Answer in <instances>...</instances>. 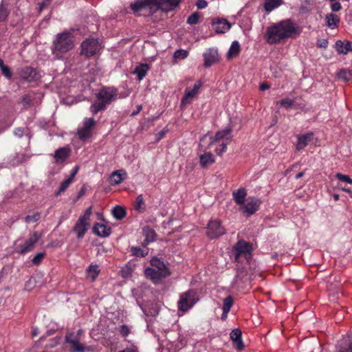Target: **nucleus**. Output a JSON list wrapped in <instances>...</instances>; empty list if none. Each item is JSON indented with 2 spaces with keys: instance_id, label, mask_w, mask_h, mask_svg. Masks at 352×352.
Instances as JSON below:
<instances>
[{
  "instance_id": "nucleus-60",
  "label": "nucleus",
  "mask_w": 352,
  "mask_h": 352,
  "mask_svg": "<svg viewBox=\"0 0 352 352\" xmlns=\"http://www.w3.org/2000/svg\"><path fill=\"white\" fill-rule=\"evenodd\" d=\"M78 171V167L75 166L74 168L73 169V171L71 173L69 179H71V180L73 181L74 178L75 177L76 175L77 174Z\"/></svg>"
},
{
  "instance_id": "nucleus-54",
  "label": "nucleus",
  "mask_w": 352,
  "mask_h": 352,
  "mask_svg": "<svg viewBox=\"0 0 352 352\" xmlns=\"http://www.w3.org/2000/svg\"><path fill=\"white\" fill-rule=\"evenodd\" d=\"M328 45V41L327 39L318 40L317 46L320 48H326Z\"/></svg>"
},
{
  "instance_id": "nucleus-64",
  "label": "nucleus",
  "mask_w": 352,
  "mask_h": 352,
  "mask_svg": "<svg viewBox=\"0 0 352 352\" xmlns=\"http://www.w3.org/2000/svg\"><path fill=\"white\" fill-rule=\"evenodd\" d=\"M166 133V131H161L159 133H158V138H157V140H160L161 138H162L164 137V135H165Z\"/></svg>"
},
{
  "instance_id": "nucleus-15",
  "label": "nucleus",
  "mask_w": 352,
  "mask_h": 352,
  "mask_svg": "<svg viewBox=\"0 0 352 352\" xmlns=\"http://www.w3.org/2000/svg\"><path fill=\"white\" fill-rule=\"evenodd\" d=\"M204 66L209 67L212 65L219 62V56L217 50L209 49L204 54Z\"/></svg>"
},
{
  "instance_id": "nucleus-6",
  "label": "nucleus",
  "mask_w": 352,
  "mask_h": 352,
  "mask_svg": "<svg viewBox=\"0 0 352 352\" xmlns=\"http://www.w3.org/2000/svg\"><path fill=\"white\" fill-rule=\"evenodd\" d=\"M254 243H235L232 247V254L234 261L241 263L243 258L250 263L252 260Z\"/></svg>"
},
{
  "instance_id": "nucleus-43",
  "label": "nucleus",
  "mask_w": 352,
  "mask_h": 352,
  "mask_svg": "<svg viewBox=\"0 0 352 352\" xmlns=\"http://www.w3.org/2000/svg\"><path fill=\"white\" fill-rule=\"evenodd\" d=\"M199 14L197 12H194L190 16H188L187 19V23L190 25L197 24L199 21Z\"/></svg>"
},
{
  "instance_id": "nucleus-59",
  "label": "nucleus",
  "mask_w": 352,
  "mask_h": 352,
  "mask_svg": "<svg viewBox=\"0 0 352 352\" xmlns=\"http://www.w3.org/2000/svg\"><path fill=\"white\" fill-rule=\"evenodd\" d=\"M50 0H44L39 5V12H41L45 6L50 4Z\"/></svg>"
},
{
  "instance_id": "nucleus-34",
  "label": "nucleus",
  "mask_w": 352,
  "mask_h": 352,
  "mask_svg": "<svg viewBox=\"0 0 352 352\" xmlns=\"http://www.w3.org/2000/svg\"><path fill=\"white\" fill-rule=\"evenodd\" d=\"M148 67L146 64H143L136 67L134 73L138 75V80H142L146 74Z\"/></svg>"
},
{
  "instance_id": "nucleus-21",
  "label": "nucleus",
  "mask_w": 352,
  "mask_h": 352,
  "mask_svg": "<svg viewBox=\"0 0 352 352\" xmlns=\"http://www.w3.org/2000/svg\"><path fill=\"white\" fill-rule=\"evenodd\" d=\"M335 47L338 54H346L352 50L351 42L345 40H338L336 42Z\"/></svg>"
},
{
  "instance_id": "nucleus-47",
  "label": "nucleus",
  "mask_w": 352,
  "mask_h": 352,
  "mask_svg": "<svg viewBox=\"0 0 352 352\" xmlns=\"http://www.w3.org/2000/svg\"><path fill=\"white\" fill-rule=\"evenodd\" d=\"M130 332V329L127 325L122 324L120 327V333L122 337L128 336Z\"/></svg>"
},
{
  "instance_id": "nucleus-14",
  "label": "nucleus",
  "mask_w": 352,
  "mask_h": 352,
  "mask_svg": "<svg viewBox=\"0 0 352 352\" xmlns=\"http://www.w3.org/2000/svg\"><path fill=\"white\" fill-rule=\"evenodd\" d=\"M202 84L203 82L201 80H198L195 83L192 89L188 87L186 89L184 96L182 100V105L191 102L194 97L197 94L199 89L202 86Z\"/></svg>"
},
{
  "instance_id": "nucleus-49",
  "label": "nucleus",
  "mask_w": 352,
  "mask_h": 352,
  "mask_svg": "<svg viewBox=\"0 0 352 352\" xmlns=\"http://www.w3.org/2000/svg\"><path fill=\"white\" fill-rule=\"evenodd\" d=\"M94 124H95L94 119V118H89V119H87L84 122L83 127L85 128V129H89V130H91V129L94 126Z\"/></svg>"
},
{
  "instance_id": "nucleus-30",
  "label": "nucleus",
  "mask_w": 352,
  "mask_h": 352,
  "mask_svg": "<svg viewBox=\"0 0 352 352\" xmlns=\"http://www.w3.org/2000/svg\"><path fill=\"white\" fill-rule=\"evenodd\" d=\"M240 50L241 47L239 43L236 41H233L227 54L228 58H231L232 57L238 55Z\"/></svg>"
},
{
  "instance_id": "nucleus-33",
  "label": "nucleus",
  "mask_w": 352,
  "mask_h": 352,
  "mask_svg": "<svg viewBox=\"0 0 352 352\" xmlns=\"http://www.w3.org/2000/svg\"><path fill=\"white\" fill-rule=\"evenodd\" d=\"M112 214L116 219L121 220L125 217L126 211L123 207L117 206L112 210Z\"/></svg>"
},
{
  "instance_id": "nucleus-46",
  "label": "nucleus",
  "mask_w": 352,
  "mask_h": 352,
  "mask_svg": "<svg viewBox=\"0 0 352 352\" xmlns=\"http://www.w3.org/2000/svg\"><path fill=\"white\" fill-rule=\"evenodd\" d=\"M131 274V267L126 265L120 270V275L123 278H128Z\"/></svg>"
},
{
  "instance_id": "nucleus-11",
  "label": "nucleus",
  "mask_w": 352,
  "mask_h": 352,
  "mask_svg": "<svg viewBox=\"0 0 352 352\" xmlns=\"http://www.w3.org/2000/svg\"><path fill=\"white\" fill-rule=\"evenodd\" d=\"M101 49V45L97 39L88 38L81 44V54L91 57Z\"/></svg>"
},
{
  "instance_id": "nucleus-37",
  "label": "nucleus",
  "mask_w": 352,
  "mask_h": 352,
  "mask_svg": "<svg viewBox=\"0 0 352 352\" xmlns=\"http://www.w3.org/2000/svg\"><path fill=\"white\" fill-rule=\"evenodd\" d=\"M144 201L142 195H140L136 198V201L134 205V208L136 210L142 212L144 210Z\"/></svg>"
},
{
  "instance_id": "nucleus-41",
  "label": "nucleus",
  "mask_w": 352,
  "mask_h": 352,
  "mask_svg": "<svg viewBox=\"0 0 352 352\" xmlns=\"http://www.w3.org/2000/svg\"><path fill=\"white\" fill-rule=\"evenodd\" d=\"M9 14V11L7 8H6L3 3V2L0 5V21H4Z\"/></svg>"
},
{
  "instance_id": "nucleus-42",
  "label": "nucleus",
  "mask_w": 352,
  "mask_h": 352,
  "mask_svg": "<svg viewBox=\"0 0 352 352\" xmlns=\"http://www.w3.org/2000/svg\"><path fill=\"white\" fill-rule=\"evenodd\" d=\"M41 217V214L38 212H35L32 215H28L25 217V221L26 223H34L37 221Z\"/></svg>"
},
{
  "instance_id": "nucleus-53",
  "label": "nucleus",
  "mask_w": 352,
  "mask_h": 352,
  "mask_svg": "<svg viewBox=\"0 0 352 352\" xmlns=\"http://www.w3.org/2000/svg\"><path fill=\"white\" fill-rule=\"evenodd\" d=\"M33 244L34 243H28V245H26L25 247H24L22 249H21L20 250H19L18 252L21 254H23L28 252L31 251L33 248Z\"/></svg>"
},
{
  "instance_id": "nucleus-1",
  "label": "nucleus",
  "mask_w": 352,
  "mask_h": 352,
  "mask_svg": "<svg viewBox=\"0 0 352 352\" xmlns=\"http://www.w3.org/2000/svg\"><path fill=\"white\" fill-rule=\"evenodd\" d=\"M300 32L299 26L291 19H285L267 28L266 41L272 45L284 42Z\"/></svg>"
},
{
  "instance_id": "nucleus-9",
  "label": "nucleus",
  "mask_w": 352,
  "mask_h": 352,
  "mask_svg": "<svg viewBox=\"0 0 352 352\" xmlns=\"http://www.w3.org/2000/svg\"><path fill=\"white\" fill-rule=\"evenodd\" d=\"M65 344L69 352L90 351L89 347H87L81 343L80 339L75 336L74 332H68L65 334Z\"/></svg>"
},
{
  "instance_id": "nucleus-40",
  "label": "nucleus",
  "mask_w": 352,
  "mask_h": 352,
  "mask_svg": "<svg viewBox=\"0 0 352 352\" xmlns=\"http://www.w3.org/2000/svg\"><path fill=\"white\" fill-rule=\"evenodd\" d=\"M72 182V181L71 180V179H69V178L64 180L60 184L59 189L57 191V192L56 193V195H58L61 194L62 192H65L66 190V189L69 187V186L71 184Z\"/></svg>"
},
{
  "instance_id": "nucleus-16",
  "label": "nucleus",
  "mask_w": 352,
  "mask_h": 352,
  "mask_svg": "<svg viewBox=\"0 0 352 352\" xmlns=\"http://www.w3.org/2000/svg\"><path fill=\"white\" fill-rule=\"evenodd\" d=\"M212 27L217 34H223L230 29L231 24L225 19H217L212 22Z\"/></svg>"
},
{
  "instance_id": "nucleus-22",
  "label": "nucleus",
  "mask_w": 352,
  "mask_h": 352,
  "mask_svg": "<svg viewBox=\"0 0 352 352\" xmlns=\"http://www.w3.org/2000/svg\"><path fill=\"white\" fill-rule=\"evenodd\" d=\"M70 152V148L67 147H62L57 149L54 155L56 162H64L69 156Z\"/></svg>"
},
{
  "instance_id": "nucleus-18",
  "label": "nucleus",
  "mask_w": 352,
  "mask_h": 352,
  "mask_svg": "<svg viewBox=\"0 0 352 352\" xmlns=\"http://www.w3.org/2000/svg\"><path fill=\"white\" fill-rule=\"evenodd\" d=\"M92 231L96 235L100 237H107L111 233V229L110 227L99 223L94 224L92 228Z\"/></svg>"
},
{
  "instance_id": "nucleus-51",
  "label": "nucleus",
  "mask_w": 352,
  "mask_h": 352,
  "mask_svg": "<svg viewBox=\"0 0 352 352\" xmlns=\"http://www.w3.org/2000/svg\"><path fill=\"white\" fill-rule=\"evenodd\" d=\"M32 98L30 95H25L21 98V103L23 106H27L31 104Z\"/></svg>"
},
{
  "instance_id": "nucleus-58",
  "label": "nucleus",
  "mask_w": 352,
  "mask_h": 352,
  "mask_svg": "<svg viewBox=\"0 0 352 352\" xmlns=\"http://www.w3.org/2000/svg\"><path fill=\"white\" fill-rule=\"evenodd\" d=\"M41 239V234L34 233L33 236L30 239L29 242H37Z\"/></svg>"
},
{
  "instance_id": "nucleus-2",
  "label": "nucleus",
  "mask_w": 352,
  "mask_h": 352,
  "mask_svg": "<svg viewBox=\"0 0 352 352\" xmlns=\"http://www.w3.org/2000/svg\"><path fill=\"white\" fill-rule=\"evenodd\" d=\"M182 0H136L130 8L136 14L148 16L159 9L170 10L177 7Z\"/></svg>"
},
{
  "instance_id": "nucleus-32",
  "label": "nucleus",
  "mask_w": 352,
  "mask_h": 352,
  "mask_svg": "<svg viewBox=\"0 0 352 352\" xmlns=\"http://www.w3.org/2000/svg\"><path fill=\"white\" fill-rule=\"evenodd\" d=\"M122 172V170H116L113 173H112V174L111 175L110 178H109L110 183L111 184L117 185L122 182V181L123 180V179L122 177V174H121Z\"/></svg>"
},
{
  "instance_id": "nucleus-36",
  "label": "nucleus",
  "mask_w": 352,
  "mask_h": 352,
  "mask_svg": "<svg viewBox=\"0 0 352 352\" xmlns=\"http://www.w3.org/2000/svg\"><path fill=\"white\" fill-rule=\"evenodd\" d=\"M233 304H234L233 298L231 296H228L226 298H225L223 300L222 309L230 311Z\"/></svg>"
},
{
  "instance_id": "nucleus-26",
  "label": "nucleus",
  "mask_w": 352,
  "mask_h": 352,
  "mask_svg": "<svg viewBox=\"0 0 352 352\" xmlns=\"http://www.w3.org/2000/svg\"><path fill=\"white\" fill-rule=\"evenodd\" d=\"M327 25L331 29L338 28L340 23L339 16L333 13L327 14L325 16Z\"/></svg>"
},
{
  "instance_id": "nucleus-57",
  "label": "nucleus",
  "mask_w": 352,
  "mask_h": 352,
  "mask_svg": "<svg viewBox=\"0 0 352 352\" xmlns=\"http://www.w3.org/2000/svg\"><path fill=\"white\" fill-rule=\"evenodd\" d=\"M118 352H139L136 346L126 347Z\"/></svg>"
},
{
  "instance_id": "nucleus-63",
  "label": "nucleus",
  "mask_w": 352,
  "mask_h": 352,
  "mask_svg": "<svg viewBox=\"0 0 352 352\" xmlns=\"http://www.w3.org/2000/svg\"><path fill=\"white\" fill-rule=\"evenodd\" d=\"M228 313H229L228 311L223 310V313L221 314V318L222 320L224 321L227 319Z\"/></svg>"
},
{
  "instance_id": "nucleus-3",
  "label": "nucleus",
  "mask_w": 352,
  "mask_h": 352,
  "mask_svg": "<svg viewBox=\"0 0 352 352\" xmlns=\"http://www.w3.org/2000/svg\"><path fill=\"white\" fill-rule=\"evenodd\" d=\"M151 265L152 267L146 268L144 273L146 278L152 280L154 283L170 275V272L163 260L154 257L151 260Z\"/></svg>"
},
{
  "instance_id": "nucleus-10",
  "label": "nucleus",
  "mask_w": 352,
  "mask_h": 352,
  "mask_svg": "<svg viewBox=\"0 0 352 352\" xmlns=\"http://www.w3.org/2000/svg\"><path fill=\"white\" fill-rule=\"evenodd\" d=\"M197 300V292L193 289H190L182 294L177 302L179 310L183 312L188 311L194 306Z\"/></svg>"
},
{
  "instance_id": "nucleus-52",
  "label": "nucleus",
  "mask_w": 352,
  "mask_h": 352,
  "mask_svg": "<svg viewBox=\"0 0 352 352\" xmlns=\"http://www.w3.org/2000/svg\"><path fill=\"white\" fill-rule=\"evenodd\" d=\"M2 74L7 78H10L12 77V72L10 71V69L8 66L5 65L3 67L2 69H1Z\"/></svg>"
},
{
  "instance_id": "nucleus-55",
  "label": "nucleus",
  "mask_w": 352,
  "mask_h": 352,
  "mask_svg": "<svg viewBox=\"0 0 352 352\" xmlns=\"http://www.w3.org/2000/svg\"><path fill=\"white\" fill-rule=\"evenodd\" d=\"M341 8V4L339 2H334L331 5V9L333 12H338Z\"/></svg>"
},
{
  "instance_id": "nucleus-45",
  "label": "nucleus",
  "mask_w": 352,
  "mask_h": 352,
  "mask_svg": "<svg viewBox=\"0 0 352 352\" xmlns=\"http://www.w3.org/2000/svg\"><path fill=\"white\" fill-rule=\"evenodd\" d=\"M336 177L341 182H344L348 184H352V179H351L350 177L346 175L337 173L336 175Z\"/></svg>"
},
{
  "instance_id": "nucleus-38",
  "label": "nucleus",
  "mask_w": 352,
  "mask_h": 352,
  "mask_svg": "<svg viewBox=\"0 0 352 352\" xmlns=\"http://www.w3.org/2000/svg\"><path fill=\"white\" fill-rule=\"evenodd\" d=\"M78 135L81 140H86L91 135V130L82 127V129H78Z\"/></svg>"
},
{
  "instance_id": "nucleus-29",
  "label": "nucleus",
  "mask_w": 352,
  "mask_h": 352,
  "mask_svg": "<svg viewBox=\"0 0 352 352\" xmlns=\"http://www.w3.org/2000/svg\"><path fill=\"white\" fill-rule=\"evenodd\" d=\"M132 254L135 256L144 257L148 253V248L146 245H143L142 248L140 247H131Z\"/></svg>"
},
{
  "instance_id": "nucleus-44",
  "label": "nucleus",
  "mask_w": 352,
  "mask_h": 352,
  "mask_svg": "<svg viewBox=\"0 0 352 352\" xmlns=\"http://www.w3.org/2000/svg\"><path fill=\"white\" fill-rule=\"evenodd\" d=\"M188 52L184 50H178L174 54L175 58L184 59L187 57Z\"/></svg>"
},
{
  "instance_id": "nucleus-35",
  "label": "nucleus",
  "mask_w": 352,
  "mask_h": 352,
  "mask_svg": "<svg viewBox=\"0 0 352 352\" xmlns=\"http://www.w3.org/2000/svg\"><path fill=\"white\" fill-rule=\"evenodd\" d=\"M338 76L340 78L346 82L352 78V72L349 69H342L338 74Z\"/></svg>"
},
{
  "instance_id": "nucleus-25",
  "label": "nucleus",
  "mask_w": 352,
  "mask_h": 352,
  "mask_svg": "<svg viewBox=\"0 0 352 352\" xmlns=\"http://www.w3.org/2000/svg\"><path fill=\"white\" fill-rule=\"evenodd\" d=\"M233 198L236 204L241 206L245 203L247 191L244 188H240L232 192Z\"/></svg>"
},
{
  "instance_id": "nucleus-8",
  "label": "nucleus",
  "mask_w": 352,
  "mask_h": 352,
  "mask_svg": "<svg viewBox=\"0 0 352 352\" xmlns=\"http://www.w3.org/2000/svg\"><path fill=\"white\" fill-rule=\"evenodd\" d=\"M232 129L230 128H226L221 131H219L216 133L214 138H210V142L208 146H212L214 143L219 142L223 140L221 144V148H217L216 153L217 155H221L227 149V145L230 141V138L228 136L230 135Z\"/></svg>"
},
{
  "instance_id": "nucleus-50",
  "label": "nucleus",
  "mask_w": 352,
  "mask_h": 352,
  "mask_svg": "<svg viewBox=\"0 0 352 352\" xmlns=\"http://www.w3.org/2000/svg\"><path fill=\"white\" fill-rule=\"evenodd\" d=\"M16 158H17L16 162H14V161L12 162V165H14V166L18 165L26 160V156L23 154H17Z\"/></svg>"
},
{
  "instance_id": "nucleus-17",
  "label": "nucleus",
  "mask_w": 352,
  "mask_h": 352,
  "mask_svg": "<svg viewBox=\"0 0 352 352\" xmlns=\"http://www.w3.org/2000/svg\"><path fill=\"white\" fill-rule=\"evenodd\" d=\"M230 339L232 340L235 349L241 351L244 349V344L242 340V333L239 329H234L230 333Z\"/></svg>"
},
{
  "instance_id": "nucleus-20",
  "label": "nucleus",
  "mask_w": 352,
  "mask_h": 352,
  "mask_svg": "<svg viewBox=\"0 0 352 352\" xmlns=\"http://www.w3.org/2000/svg\"><path fill=\"white\" fill-rule=\"evenodd\" d=\"M336 352H352V337L340 340L337 344Z\"/></svg>"
},
{
  "instance_id": "nucleus-48",
  "label": "nucleus",
  "mask_w": 352,
  "mask_h": 352,
  "mask_svg": "<svg viewBox=\"0 0 352 352\" xmlns=\"http://www.w3.org/2000/svg\"><path fill=\"white\" fill-rule=\"evenodd\" d=\"M279 104L285 108H289L294 105V101L289 98H284L279 102Z\"/></svg>"
},
{
  "instance_id": "nucleus-5",
  "label": "nucleus",
  "mask_w": 352,
  "mask_h": 352,
  "mask_svg": "<svg viewBox=\"0 0 352 352\" xmlns=\"http://www.w3.org/2000/svg\"><path fill=\"white\" fill-rule=\"evenodd\" d=\"M74 47V38L72 34L63 32L56 36L53 42L52 52L59 54H64Z\"/></svg>"
},
{
  "instance_id": "nucleus-13",
  "label": "nucleus",
  "mask_w": 352,
  "mask_h": 352,
  "mask_svg": "<svg viewBox=\"0 0 352 352\" xmlns=\"http://www.w3.org/2000/svg\"><path fill=\"white\" fill-rule=\"evenodd\" d=\"M224 233L225 229L221 226L219 221L211 220L208 223L206 234L210 239H215Z\"/></svg>"
},
{
  "instance_id": "nucleus-24",
  "label": "nucleus",
  "mask_w": 352,
  "mask_h": 352,
  "mask_svg": "<svg viewBox=\"0 0 352 352\" xmlns=\"http://www.w3.org/2000/svg\"><path fill=\"white\" fill-rule=\"evenodd\" d=\"M312 138H313L312 133H308L307 134L298 135L297 137L298 142L296 144V149L298 151L303 149L305 146H307L309 142H310Z\"/></svg>"
},
{
  "instance_id": "nucleus-4",
  "label": "nucleus",
  "mask_w": 352,
  "mask_h": 352,
  "mask_svg": "<svg viewBox=\"0 0 352 352\" xmlns=\"http://www.w3.org/2000/svg\"><path fill=\"white\" fill-rule=\"evenodd\" d=\"M117 89L113 87H104L96 94L97 101L91 106V111L93 114L106 109V106L109 104L116 98Z\"/></svg>"
},
{
  "instance_id": "nucleus-61",
  "label": "nucleus",
  "mask_w": 352,
  "mask_h": 352,
  "mask_svg": "<svg viewBox=\"0 0 352 352\" xmlns=\"http://www.w3.org/2000/svg\"><path fill=\"white\" fill-rule=\"evenodd\" d=\"M102 245V243H96V250L98 251V252L99 254H100L101 252H104V250L103 246Z\"/></svg>"
},
{
  "instance_id": "nucleus-19",
  "label": "nucleus",
  "mask_w": 352,
  "mask_h": 352,
  "mask_svg": "<svg viewBox=\"0 0 352 352\" xmlns=\"http://www.w3.org/2000/svg\"><path fill=\"white\" fill-rule=\"evenodd\" d=\"M21 78L28 81H33L38 79L36 71L31 67H25L23 68L20 72Z\"/></svg>"
},
{
  "instance_id": "nucleus-27",
  "label": "nucleus",
  "mask_w": 352,
  "mask_h": 352,
  "mask_svg": "<svg viewBox=\"0 0 352 352\" xmlns=\"http://www.w3.org/2000/svg\"><path fill=\"white\" fill-rule=\"evenodd\" d=\"M199 159H200V164L204 168L207 167L209 165H211L214 162V156L210 152H207V153H204L203 155H201L199 157Z\"/></svg>"
},
{
  "instance_id": "nucleus-7",
  "label": "nucleus",
  "mask_w": 352,
  "mask_h": 352,
  "mask_svg": "<svg viewBox=\"0 0 352 352\" xmlns=\"http://www.w3.org/2000/svg\"><path fill=\"white\" fill-rule=\"evenodd\" d=\"M92 214V206L89 207L76 221L73 230L78 239H81L90 227V217Z\"/></svg>"
},
{
  "instance_id": "nucleus-39",
  "label": "nucleus",
  "mask_w": 352,
  "mask_h": 352,
  "mask_svg": "<svg viewBox=\"0 0 352 352\" xmlns=\"http://www.w3.org/2000/svg\"><path fill=\"white\" fill-rule=\"evenodd\" d=\"M45 256V252H39V253L36 254L32 259V262L33 265H36V266L39 265L42 263Z\"/></svg>"
},
{
  "instance_id": "nucleus-31",
  "label": "nucleus",
  "mask_w": 352,
  "mask_h": 352,
  "mask_svg": "<svg viewBox=\"0 0 352 352\" xmlns=\"http://www.w3.org/2000/svg\"><path fill=\"white\" fill-rule=\"evenodd\" d=\"M87 273L88 274V276L91 277L92 280H94L96 277L98 276L100 270L99 268V266L97 265H91L87 269Z\"/></svg>"
},
{
  "instance_id": "nucleus-56",
  "label": "nucleus",
  "mask_w": 352,
  "mask_h": 352,
  "mask_svg": "<svg viewBox=\"0 0 352 352\" xmlns=\"http://www.w3.org/2000/svg\"><path fill=\"white\" fill-rule=\"evenodd\" d=\"M196 5L199 9H204L207 7L208 3L205 0H198Z\"/></svg>"
},
{
  "instance_id": "nucleus-12",
  "label": "nucleus",
  "mask_w": 352,
  "mask_h": 352,
  "mask_svg": "<svg viewBox=\"0 0 352 352\" xmlns=\"http://www.w3.org/2000/svg\"><path fill=\"white\" fill-rule=\"evenodd\" d=\"M261 201L256 197H248L246 201L240 206L239 210L243 215L248 217L254 214L259 208Z\"/></svg>"
},
{
  "instance_id": "nucleus-62",
  "label": "nucleus",
  "mask_w": 352,
  "mask_h": 352,
  "mask_svg": "<svg viewBox=\"0 0 352 352\" xmlns=\"http://www.w3.org/2000/svg\"><path fill=\"white\" fill-rule=\"evenodd\" d=\"M259 88L261 91H264L270 88V85L266 82H263L260 85Z\"/></svg>"
},
{
  "instance_id": "nucleus-23",
  "label": "nucleus",
  "mask_w": 352,
  "mask_h": 352,
  "mask_svg": "<svg viewBox=\"0 0 352 352\" xmlns=\"http://www.w3.org/2000/svg\"><path fill=\"white\" fill-rule=\"evenodd\" d=\"M142 234L145 237L144 242H153L157 239L155 230L148 226L142 228Z\"/></svg>"
},
{
  "instance_id": "nucleus-28",
  "label": "nucleus",
  "mask_w": 352,
  "mask_h": 352,
  "mask_svg": "<svg viewBox=\"0 0 352 352\" xmlns=\"http://www.w3.org/2000/svg\"><path fill=\"white\" fill-rule=\"evenodd\" d=\"M283 4V0H265L264 8L266 11L271 12Z\"/></svg>"
}]
</instances>
